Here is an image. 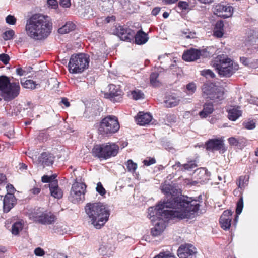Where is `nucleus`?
Listing matches in <instances>:
<instances>
[{"label":"nucleus","instance_id":"obj_1","mask_svg":"<svg viewBox=\"0 0 258 258\" xmlns=\"http://www.w3.org/2000/svg\"><path fill=\"white\" fill-rule=\"evenodd\" d=\"M161 190L166 195L167 201L160 202L155 207L148 209V216L154 225L151 229L153 237L163 233L170 219L192 218L200 207L197 201L180 196V192L171 185H162Z\"/></svg>","mask_w":258,"mask_h":258},{"label":"nucleus","instance_id":"obj_2","mask_svg":"<svg viewBox=\"0 0 258 258\" xmlns=\"http://www.w3.org/2000/svg\"><path fill=\"white\" fill-rule=\"evenodd\" d=\"M52 28L50 17L41 14L32 15L26 21L25 31L27 35L35 40H42L48 37Z\"/></svg>","mask_w":258,"mask_h":258},{"label":"nucleus","instance_id":"obj_3","mask_svg":"<svg viewBox=\"0 0 258 258\" xmlns=\"http://www.w3.org/2000/svg\"><path fill=\"white\" fill-rule=\"evenodd\" d=\"M89 222L96 229H100L108 220L110 211L100 202L89 203L85 207Z\"/></svg>","mask_w":258,"mask_h":258},{"label":"nucleus","instance_id":"obj_4","mask_svg":"<svg viewBox=\"0 0 258 258\" xmlns=\"http://www.w3.org/2000/svg\"><path fill=\"white\" fill-rule=\"evenodd\" d=\"M212 66L216 69L221 77H229L238 69V65L224 54L214 58Z\"/></svg>","mask_w":258,"mask_h":258},{"label":"nucleus","instance_id":"obj_5","mask_svg":"<svg viewBox=\"0 0 258 258\" xmlns=\"http://www.w3.org/2000/svg\"><path fill=\"white\" fill-rule=\"evenodd\" d=\"M18 83H10L9 78L5 76H0V95L6 101H10L19 94Z\"/></svg>","mask_w":258,"mask_h":258},{"label":"nucleus","instance_id":"obj_6","mask_svg":"<svg viewBox=\"0 0 258 258\" xmlns=\"http://www.w3.org/2000/svg\"><path fill=\"white\" fill-rule=\"evenodd\" d=\"M118 146L114 143H108L101 145H96L92 149L93 155L100 159H107L115 156L118 152Z\"/></svg>","mask_w":258,"mask_h":258},{"label":"nucleus","instance_id":"obj_7","mask_svg":"<svg viewBox=\"0 0 258 258\" xmlns=\"http://www.w3.org/2000/svg\"><path fill=\"white\" fill-rule=\"evenodd\" d=\"M89 56L83 53L72 55L68 64L69 70L72 73H80L88 68Z\"/></svg>","mask_w":258,"mask_h":258},{"label":"nucleus","instance_id":"obj_8","mask_svg":"<svg viewBox=\"0 0 258 258\" xmlns=\"http://www.w3.org/2000/svg\"><path fill=\"white\" fill-rule=\"evenodd\" d=\"M120 126L116 117L108 115L100 122L98 128L99 133L102 135H108L117 132Z\"/></svg>","mask_w":258,"mask_h":258},{"label":"nucleus","instance_id":"obj_9","mask_svg":"<svg viewBox=\"0 0 258 258\" xmlns=\"http://www.w3.org/2000/svg\"><path fill=\"white\" fill-rule=\"evenodd\" d=\"M223 88L213 83L205 84L202 87V96L214 102H218L223 99Z\"/></svg>","mask_w":258,"mask_h":258},{"label":"nucleus","instance_id":"obj_10","mask_svg":"<svg viewBox=\"0 0 258 258\" xmlns=\"http://www.w3.org/2000/svg\"><path fill=\"white\" fill-rule=\"evenodd\" d=\"M86 187V185L83 183H74L72 186L69 200L73 203L81 201L84 198Z\"/></svg>","mask_w":258,"mask_h":258},{"label":"nucleus","instance_id":"obj_11","mask_svg":"<svg viewBox=\"0 0 258 258\" xmlns=\"http://www.w3.org/2000/svg\"><path fill=\"white\" fill-rule=\"evenodd\" d=\"M113 33L123 41L130 42L134 38L135 32L131 29L124 26H115Z\"/></svg>","mask_w":258,"mask_h":258},{"label":"nucleus","instance_id":"obj_12","mask_svg":"<svg viewBox=\"0 0 258 258\" xmlns=\"http://www.w3.org/2000/svg\"><path fill=\"white\" fill-rule=\"evenodd\" d=\"M123 93L119 86L109 85V92L105 94V97L113 102H119L122 100Z\"/></svg>","mask_w":258,"mask_h":258},{"label":"nucleus","instance_id":"obj_13","mask_svg":"<svg viewBox=\"0 0 258 258\" xmlns=\"http://www.w3.org/2000/svg\"><path fill=\"white\" fill-rule=\"evenodd\" d=\"M233 8L229 6H224L222 4L216 5L214 8V14L218 17L228 18L231 16L233 13Z\"/></svg>","mask_w":258,"mask_h":258},{"label":"nucleus","instance_id":"obj_14","mask_svg":"<svg viewBox=\"0 0 258 258\" xmlns=\"http://www.w3.org/2000/svg\"><path fill=\"white\" fill-rule=\"evenodd\" d=\"M196 253V248L190 244L181 245L177 251V254L179 258H189Z\"/></svg>","mask_w":258,"mask_h":258},{"label":"nucleus","instance_id":"obj_15","mask_svg":"<svg viewBox=\"0 0 258 258\" xmlns=\"http://www.w3.org/2000/svg\"><path fill=\"white\" fill-rule=\"evenodd\" d=\"M204 53V50L190 48L184 52L182 58L186 61H194L199 59Z\"/></svg>","mask_w":258,"mask_h":258},{"label":"nucleus","instance_id":"obj_16","mask_svg":"<svg viewBox=\"0 0 258 258\" xmlns=\"http://www.w3.org/2000/svg\"><path fill=\"white\" fill-rule=\"evenodd\" d=\"M232 212L230 210H225L220 218L221 227L225 230L229 229L231 225Z\"/></svg>","mask_w":258,"mask_h":258},{"label":"nucleus","instance_id":"obj_17","mask_svg":"<svg viewBox=\"0 0 258 258\" xmlns=\"http://www.w3.org/2000/svg\"><path fill=\"white\" fill-rule=\"evenodd\" d=\"M223 145V140L220 139H210L206 143V149L212 151L220 150L222 148Z\"/></svg>","mask_w":258,"mask_h":258},{"label":"nucleus","instance_id":"obj_18","mask_svg":"<svg viewBox=\"0 0 258 258\" xmlns=\"http://www.w3.org/2000/svg\"><path fill=\"white\" fill-rule=\"evenodd\" d=\"M54 156L48 152H43L38 158L39 163L43 166L51 165L54 162Z\"/></svg>","mask_w":258,"mask_h":258},{"label":"nucleus","instance_id":"obj_19","mask_svg":"<svg viewBox=\"0 0 258 258\" xmlns=\"http://www.w3.org/2000/svg\"><path fill=\"white\" fill-rule=\"evenodd\" d=\"M16 198L12 194H7L3 200V209L5 212H8L14 207Z\"/></svg>","mask_w":258,"mask_h":258},{"label":"nucleus","instance_id":"obj_20","mask_svg":"<svg viewBox=\"0 0 258 258\" xmlns=\"http://www.w3.org/2000/svg\"><path fill=\"white\" fill-rule=\"evenodd\" d=\"M197 166L194 161H191L187 163L181 164L179 162H177L173 166V169L178 171H190Z\"/></svg>","mask_w":258,"mask_h":258},{"label":"nucleus","instance_id":"obj_21","mask_svg":"<svg viewBox=\"0 0 258 258\" xmlns=\"http://www.w3.org/2000/svg\"><path fill=\"white\" fill-rule=\"evenodd\" d=\"M152 116L148 113L139 112L136 118V122L140 125L148 124L152 120Z\"/></svg>","mask_w":258,"mask_h":258},{"label":"nucleus","instance_id":"obj_22","mask_svg":"<svg viewBox=\"0 0 258 258\" xmlns=\"http://www.w3.org/2000/svg\"><path fill=\"white\" fill-rule=\"evenodd\" d=\"M195 172L200 182L205 183L210 179V173L205 168H199Z\"/></svg>","mask_w":258,"mask_h":258},{"label":"nucleus","instance_id":"obj_23","mask_svg":"<svg viewBox=\"0 0 258 258\" xmlns=\"http://www.w3.org/2000/svg\"><path fill=\"white\" fill-rule=\"evenodd\" d=\"M49 190L51 195L53 197L60 199L62 198L63 194L61 189L58 187L57 181H53L49 184Z\"/></svg>","mask_w":258,"mask_h":258},{"label":"nucleus","instance_id":"obj_24","mask_svg":"<svg viewBox=\"0 0 258 258\" xmlns=\"http://www.w3.org/2000/svg\"><path fill=\"white\" fill-rule=\"evenodd\" d=\"M242 114L239 107H234L228 110V118L232 121H235Z\"/></svg>","mask_w":258,"mask_h":258},{"label":"nucleus","instance_id":"obj_25","mask_svg":"<svg viewBox=\"0 0 258 258\" xmlns=\"http://www.w3.org/2000/svg\"><path fill=\"white\" fill-rule=\"evenodd\" d=\"M134 37L136 43L139 45L145 44L148 40L147 34L142 30L139 31Z\"/></svg>","mask_w":258,"mask_h":258},{"label":"nucleus","instance_id":"obj_26","mask_svg":"<svg viewBox=\"0 0 258 258\" xmlns=\"http://www.w3.org/2000/svg\"><path fill=\"white\" fill-rule=\"evenodd\" d=\"M224 23L222 21H218L213 30V35L217 38H221L224 34Z\"/></svg>","mask_w":258,"mask_h":258},{"label":"nucleus","instance_id":"obj_27","mask_svg":"<svg viewBox=\"0 0 258 258\" xmlns=\"http://www.w3.org/2000/svg\"><path fill=\"white\" fill-rule=\"evenodd\" d=\"M214 111L213 105L211 103H205L203 109L199 112V115L201 118H206L211 114Z\"/></svg>","mask_w":258,"mask_h":258},{"label":"nucleus","instance_id":"obj_28","mask_svg":"<svg viewBox=\"0 0 258 258\" xmlns=\"http://www.w3.org/2000/svg\"><path fill=\"white\" fill-rule=\"evenodd\" d=\"M55 217L50 213L44 212L42 218L39 219V223L42 224H51L54 222Z\"/></svg>","mask_w":258,"mask_h":258},{"label":"nucleus","instance_id":"obj_29","mask_svg":"<svg viewBox=\"0 0 258 258\" xmlns=\"http://www.w3.org/2000/svg\"><path fill=\"white\" fill-rule=\"evenodd\" d=\"M179 103V99L170 95L166 97L164 101L165 106L167 107H173L177 106Z\"/></svg>","mask_w":258,"mask_h":258},{"label":"nucleus","instance_id":"obj_30","mask_svg":"<svg viewBox=\"0 0 258 258\" xmlns=\"http://www.w3.org/2000/svg\"><path fill=\"white\" fill-rule=\"evenodd\" d=\"M75 28V25L72 22H67L65 25L58 30L59 33L64 34L74 30Z\"/></svg>","mask_w":258,"mask_h":258},{"label":"nucleus","instance_id":"obj_31","mask_svg":"<svg viewBox=\"0 0 258 258\" xmlns=\"http://www.w3.org/2000/svg\"><path fill=\"white\" fill-rule=\"evenodd\" d=\"M24 226L23 221H19L14 223L12 227L11 232L12 234L17 235L23 229Z\"/></svg>","mask_w":258,"mask_h":258},{"label":"nucleus","instance_id":"obj_32","mask_svg":"<svg viewBox=\"0 0 258 258\" xmlns=\"http://www.w3.org/2000/svg\"><path fill=\"white\" fill-rule=\"evenodd\" d=\"M44 213V212L42 209L40 208H38L32 213L30 218L39 223V219L42 218Z\"/></svg>","mask_w":258,"mask_h":258},{"label":"nucleus","instance_id":"obj_33","mask_svg":"<svg viewBox=\"0 0 258 258\" xmlns=\"http://www.w3.org/2000/svg\"><path fill=\"white\" fill-rule=\"evenodd\" d=\"M114 247L109 245H102L99 249L100 254L105 255L107 254L110 255L113 251Z\"/></svg>","mask_w":258,"mask_h":258},{"label":"nucleus","instance_id":"obj_34","mask_svg":"<svg viewBox=\"0 0 258 258\" xmlns=\"http://www.w3.org/2000/svg\"><path fill=\"white\" fill-rule=\"evenodd\" d=\"M21 83L24 87L31 89H35L36 86L38 85L36 84L35 82L31 80H26L25 82H23L22 80Z\"/></svg>","mask_w":258,"mask_h":258},{"label":"nucleus","instance_id":"obj_35","mask_svg":"<svg viewBox=\"0 0 258 258\" xmlns=\"http://www.w3.org/2000/svg\"><path fill=\"white\" fill-rule=\"evenodd\" d=\"M131 97L136 100L143 99L144 98V93L139 89H136L131 92Z\"/></svg>","mask_w":258,"mask_h":258},{"label":"nucleus","instance_id":"obj_36","mask_svg":"<svg viewBox=\"0 0 258 258\" xmlns=\"http://www.w3.org/2000/svg\"><path fill=\"white\" fill-rule=\"evenodd\" d=\"M243 208V198L242 196H241L236 204V213L237 215L236 217L235 218V220L236 221L238 217V215L240 214L242 212Z\"/></svg>","mask_w":258,"mask_h":258},{"label":"nucleus","instance_id":"obj_37","mask_svg":"<svg viewBox=\"0 0 258 258\" xmlns=\"http://www.w3.org/2000/svg\"><path fill=\"white\" fill-rule=\"evenodd\" d=\"M248 180L245 176H240L237 183L238 188L243 190L245 186L247 185Z\"/></svg>","mask_w":258,"mask_h":258},{"label":"nucleus","instance_id":"obj_38","mask_svg":"<svg viewBox=\"0 0 258 258\" xmlns=\"http://www.w3.org/2000/svg\"><path fill=\"white\" fill-rule=\"evenodd\" d=\"M48 87L50 89H53L55 88H57L59 86V82L55 78H50L48 81Z\"/></svg>","mask_w":258,"mask_h":258},{"label":"nucleus","instance_id":"obj_39","mask_svg":"<svg viewBox=\"0 0 258 258\" xmlns=\"http://www.w3.org/2000/svg\"><path fill=\"white\" fill-rule=\"evenodd\" d=\"M158 75L156 72H154L150 75V83L153 86L156 87L159 85V82L157 80Z\"/></svg>","mask_w":258,"mask_h":258},{"label":"nucleus","instance_id":"obj_40","mask_svg":"<svg viewBox=\"0 0 258 258\" xmlns=\"http://www.w3.org/2000/svg\"><path fill=\"white\" fill-rule=\"evenodd\" d=\"M195 33L192 32L190 31L189 30L187 29L182 32L181 37L183 39H191L194 38L195 37Z\"/></svg>","mask_w":258,"mask_h":258},{"label":"nucleus","instance_id":"obj_41","mask_svg":"<svg viewBox=\"0 0 258 258\" xmlns=\"http://www.w3.org/2000/svg\"><path fill=\"white\" fill-rule=\"evenodd\" d=\"M126 167L128 171L134 172L137 168V164L132 160H128L126 163Z\"/></svg>","mask_w":258,"mask_h":258},{"label":"nucleus","instance_id":"obj_42","mask_svg":"<svg viewBox=\"0 0 258 258\" xmlns=\"http://www.w3.org/2000/svg\"><path fill=\"white\" fill-rule=\"evenodd\" d=\"M154 258H175L174 256L169 251L161 252Z\"/></svg>","mask_w":258,"mask_h":258},{"label":"nucleus","instance_id":"obj_43","mask_svg":"<svg viewBox=\"0 0 258 258\" xmlns=\"http://www.w3.org/2000/svg\"><path fill=\"white\" fill-rule=\"evenodd\" d=\"M196 84L193 82L187 84L186 86V93L189 95L192 94L196 91Z\"/></svg>","mask_w":258,"mask_h":258},{"label":"nucleus","instance_id":"obj_44","mask_svg":"<svg viewBox=\"0 0 258 258\" xmlns=\"http://www.w3.org/2000/svg\"><path fill=\"white\" fill-rule=\"evenodd\" d=\"M15 34L14 31L12 30H9L8 31H5L3 34V38L5 40H8L12 39L13 38V36Z\"/></svg>","mask_w":258,"mask_h":258},{"label":"nucleus","instance_id":"obj_45","mask_svg":"<svg viewBox=\"0 0 258 258\" xmlns=\"http://www.w3.org/2000/svg\"><path fill=\"white\" fill-rule=\"evenodd\" d=\"M201 75L206 78H213L215 77L214 73L210 69H206L201 71Z\"/></svg>","mask_w":258,"mask_h":258},{"label":"nucleus","instance_id":"obj_46","mask_svg":"<svg viewBox=\"0 0 258 258\" xmlns=\"http://www.w3.org/2000/svg\"><path fill=\"white\" fill-rule=\"evenodd\" d=\"M56 176L55 175H52L51 176H48L47 175H44L42 177V181L44 183H48L49 182L50 184L53 181H56L54 180Z\"/></svg>","mask_w":258,"mask_h":258},{"label":"nucleus","instance_id":"obj_47","mask_svg":"<svg viewBox=\"0 0 258 258\" xmlns=\"http://www.w3.org/2000/svg\"><path fill=\"white\" fill-rule=\"evenodd\" d=\"M244 127L245 128L248 130H252L255 127V122L253 120L248 121L247 122H244L243 123Z\"/></svg>","mask_w":258,"mask_h":258},{"label":"nucleus","instance_id":"obj_48","mask_svg":"<svg viewBox=\"0 0 258 258\" xmlns=\"http://www.w3.org/2000/svg\"><path fill=\"white\" fill-rule=\"evenodd\" d=\"M96 189V191L102 196L105 195L106 193V190L103 187L101 182H98L97 184Z\"/></svg>","mask_w":258,"mask_h":258},{"label":"nucleus","instance_id":"obj_49","mask_svg":"<svg viewBox=\"0 0 258 258\" xmlns=\"http://www.w3.org/2000/svg\"><path fill=\"white\" fill-rule=\"evenodd\" d=\"M6 21L10 25H14L16 22V19L14 16L9 15L6 18Z\"/></svg>","mask_w":258,"mask_h":258},{"label":"nucleus","instance_id":"obj_50","mask_svg":"<svg viewBox=\"0 0 258 258\" xmlns=\"http://www.w3.org/2000/svg\"><path fill=\"white\" fill-rule=\"evenodd\" d=\"M9 60L10 57L8 54L4 53L0 54V60L2 61L4 64H8Z\"/></svg>","mask_w":258,"mask_h":258},{"label":"nucleus","instance_id":"obj_51","mask_svg":"<svg viewBox=\"0 0 258 258\" xmlns=\"http://www.w3.org/2000/svg\"><path fill=\"white\" fill-rule=\"evenodd\" d=\"M34 253L36 256H42L45 254V252L41 248L37 247L34 250Z\"/></svg>","mask_w":258,"mask_h":258},{"label":"nucleus","instance_id":"obj_52","mask_svg":"<svg viewBox=\"0 0 258 258\" xmlns=\"http://www.w3.org/2000/svg\"><path fill=\"white\" fill-rule=\"evenodd\" d=\"M156 160L153 158H150L149 159H146L143 161V163L146 166H150L155 163Z\"/></svg>","mask_w":258,"mask_h":258},{"label":"nucleus","instance_id":"obj_53","mask_svg":"<svg viewBox=\"0 0 258 258\" xmlns=\"http://www.w3.org/2000/svg\"><path fill=\"white\" fill-rule=\"evenodd\" d=\"M16 73L19 76H26L28 74V71L22 68H17Z\"/></svg>","mask_w":258,"mask_h":258},{"label":"nucleus","instance_id":"obj_54","mask_svg":"<svg viewBox=\"0 0 258 258\" xmlns=\"http://www.w3.org/2000/svg\"><path fill=\"white\" fill-rule=\"evenodd\" d=\"M59 4L60 6L64 8H69L71 6L70 0H60Z\"/></svg>","mask_w":258,"mask_h":258},{"label":"nucleus","instance_id":"obj_55","mask_svg":"<svg viewBox=\"0 0 258 258\" xmlns=\"http://www.w3.org/2000/svg\"><path fill=\"white\" fill-rule=\"evenodd\" d=\"M7 191V194L13 195L14 191L15 190L13 186L11 184H7L6 187Z\"/></svg>","mask_w":258,"mask_h":258},{"label":"nucleus","instance_id":"obj_56","mask_svg":"<svg viewBox=\"0 0 258 258\" xmlns=\"http://www.w3.org/2000/svg\"><path fill=\"white\" fill-rule=\"evenodd\" d=\"M256 34V32L253 30H250L249 32V35L248 36L247 41L249 42H253L254 39V35Z\"/></svg>","mask_w":258,"mask_h":258},{"label":"nucleus","instance_id":"obj_57","mask_svg":"<svg viewBox=\"0 0 258 258\" xmlns=\"http://www.w3.org/2000/svg\"><path fill=\"white\" fill-rule=\"evenodd\" d=\"M178 6L182 9H186L188 6V5L186 2L180 1L178 4Z\"/></svg>","mask_w":258,"mask_h":258},{"label":"nucleus","instance_id":"obj_58","mask_svg":"<svg viewBox=\"0 0 258 258\" xmlns=\"http://www.w3.org/2000/svg\"><path fill=\"white\" fill-rule=\"evenodd\" d=\"M228 141L229 144L232 145L236 146L238 144V141H237V140L234 137L229 138L228 139Z\"/></svg>","mask_w":258,"mask_h":258},{"label":"nucleus","instance_id":"obj_59","mask_svg":"<svg viewBox=\"0 0 258 258\" xmlns=\"http://www.w3.org/2000/svg\"><path fill=\"white\" fill-rule=\"evenodd\" d=\"M6 177L5 175L0 173V185H5L6 183Z\"/></svg>","mask_w":258,"mask_h":258},{"label":"nucleus","instance_id":"obj_60","mask_svg":"<svg viewBox=\"0 0 258 258\" xmlns=\"http://www.w3.org/2000/svg\"><path fill=\"white\" fill-rule=\"evenodd\" d=\"M47 4L49 6H52V8H55L57 6V2L56 0H47Z\"/></svg>","mask_w":258,"mask_h":258},{"label":"nucleus","instance_id":"obj_61","mask_svg":"<svg viewBox=\"0 0 258 258\" xmlns=\"http://www.w3.org/2000/svg\"><path fill=\"white\" fill-rule=\"evenodd\" d=\"M240 61L242 63V64L247 66L250 60L245 57H241L240 58Z\"/></svg>","mask_w":258,"mask_h":258},{"label":"nucleus","instance_id":"obj_62","mask_svg":"<svg viewBox=\"0 0 258 258\" xmlns=\"http://www.w3.org/2000/svg\"><path fill=\"white\" fill-rule=\"evenodd\" d=\"M115 20V17L113 16L110 17H107L105 19V22L108 23L111 21H114Z\"/></svg>","mask_w":258,"mask_h":258},{"label":"nucleus","instance_id":"obj_63","mask_svg":"<svg viewBox=\"0 0 258 258\" xmlns=\"http://www.w3.org/2000/svg\"><path fill=\"white\" fill-rule=\"evenodd\" d=\"M160 8L156 7L154 8L152 11V14L154 16H156L160 11Z\"/></svg>","mask_w":258,"mask_h":258},{"label":"nucleus","instance_id":"obj_64","mask_svg":"<svg viewBox=\"0 0 258 258\" xmlns=\"http://www.w3.org/2000/svg\"><path fill=\"white\" fill-rule=\"evenodd\" d=\"M61 103L65 105L66 107H68L70 106V103L68 101V99L66 98H63L61 100Z\"/></svg>","mask_w":258,"mask_h":258}]
</instances>
